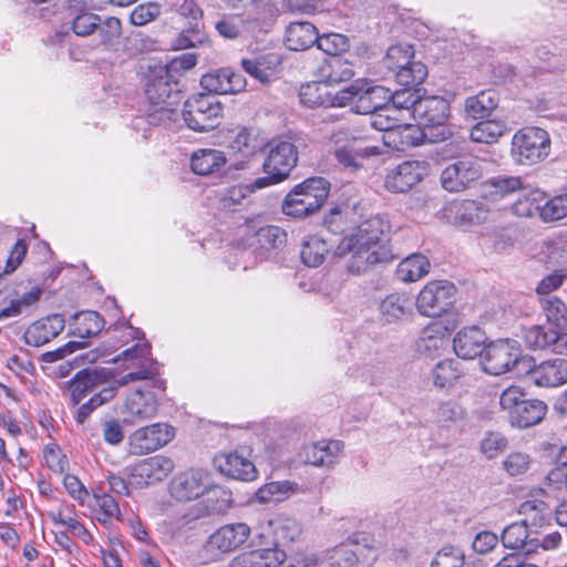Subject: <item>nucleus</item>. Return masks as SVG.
<instances>
[{"label":"nucleus","mask_w":567,"mask_h":567,"mask_svg":"<svg viewBox=\"0 0 567 567\" xmlns=\"http://www.w3.org/2000/svg\"><path fill=\"white\" fill-rule=\"evenodd\" d=\"M276 63V58L272 55H259L241 60L245 72L261 83L271 81L275 75Z\"/></svg>","instance_id":"nucleus-41"},{"label":"nucleus","mask_w":567,"mask_h":567,"mask_svg":"<svg viewBox=\"0 0 567 567\" xmlns=\"http://www.w3.org/2000/svg\"><path fill=\"white\" fill-rule=\"evenodd\" d=\"M391 91L382 85H370L367 81H360L357 103L353 106L355 113L373 114L378 111H389Z\"/></svg>","instance_id":"nucleus-24"},{"label":"nucleus","mask_w":567,"mask_h":567,"mask_svg":"<svg viewBox=\"0 0 567 567\" xmlns=\"http://www.w3.org/2000/svg\"><path fill=\"white\" fill-rule=\"evenodd\" d=\"M532 458L527 453L513 452L503 461L504 470L511 476L524 474L530 466Z\"/></svg>","instance_id":"nucleus-62"},{"label":"nucleus","mask_w":567,"mask_h":567,"mask_svg":"<svg viewBox=\"0 0 567 567\" xmlns=\"http://www.w3.org/2000/svg\"><path fill=\"white\" fill-rule=\"evenodd\" d=\"M359 561V555L352 546L341 545L330 553V567H354Z\"/></svg>","instance_id":"nucleus-56"},{"label":"nucleus","mask_w":567,"mask_h":567,"mask_svg":"<svg viewBox=\"0 0 567 567\" xmlns=\"http://www.w3.org/2000/svg\"><path fill=\"white\" fill-rule=\"evenodd\" d=\"M254 183L251 185H233L220 194L219 203L224 209H235L241 206L250 193L256 190Z\"/></svg>","instance_id":"nucleus-53"},{"label":"nucleus","mask_w":567,"mask_h":567,"mask_svg":"<svg viewBox=\"0 0 567 567\" xmlns=\"http://www.w3.org/2000/svg\"><path fill=\"white\" fill-rule=\"evenodd\" d=\"M527 373H532L535 383L539 386H558L567 382V360L555 358L535 365Z\"/></svg>","instance_id":"nucleus-27"},{"label":"nucleus","mask_w":567,"mask_h":567,"mask_svg":"<svg viewBox=\"0 0 567 567\" xmlns=\"http://www.w3.org/2000/svg\"><path fill=\"white\" fill-rule=\"evenodd\" d=\"M484 161L465 157L447 165L441 173L442 187L451 193L470 188L483 176Z\"/></svg>","instance_id":"nucleus-16"},{"label":"nucleus","mask_w":567,"mask_h":567,"mask_svg":"<svg viewBox=\"0 0 567 567\" xmlns=\"http://www.w3.org/2000/svg\"><path fill=\"white\" fill-rule=\"evenodd\" d=\"M481 364L483 370L492 375H499L511 370L520 374L530 370L532 359L520 355L516 341L497 340L485 347Z\"/></svg>","instance_id":"nucleus-8"},{"label":"nucleus","mask_w":567,"mask_h":567,"mask_svg":"<svg viewBox=\"0 0 567 567\" xmlns=\"http://www.w3.org/2000/svg\"><path fill=\"white\" fill-rule=\"evenodd\" d=\"M99 37L100 45H103L107 50H113L118 43V39L122 34V23L120 19L115 17H109L105 20L99 21L95 31Z\"/></svg>","instance_id":"nucleus-50"},{"label":"nucleus","mask_w":567,"mask_h":567,"mask_svg":"<svg viewBox=\"0 0 567 567\" xmlns=\"http://www.w3.org/2000/svg\"><path fill=\"white\" fill-rule=\"evenodd\" d=\"M101 17L89 11L72 14V30L79 37H86L95 31Z\"/></svg>","instance_id":"nucleus-55"},{"label":"nucleus","mask_w":567,"mask_h":567,"mask_svg":"<svg viewBox=\"0 0 567 567\" xmlns=\"http://www.w3.org/2000/svg\"><path fill=\"white\" fill-rule=\"evenodd\" d=\"M455 292V286L447 280L430 281L416 297V309L422 316L440 317L453 305Z\"/></svg>","instance_id":"nucleus-14"},{"label":"nucleus","mask_w":567,"mask_h":567,"mask_svg":"<svg viewBox=\"0 0 567 567\" xmlns=\"http://www.w3.org/2000/svg\"><path fill=\"white\" fill-rule=\"evenodd\" d=\"M488 184L493 188V194L501 197L519 192L524 187L523 179L518 176L493 177Z\"/></svg>","instance_id":"nucleus-58"},{"label":"nucleus","mask_w":567,"mask_h":567,"mask_svg":"<svg viewBox=\"0 0 567 567\" xmlns=\"http://www.w3.org/2000/svg\"><path fill=\"white\" fill-rule=\"evenodd\" d=\"M318 49L324 53L339 58L350 47L349 38L341 33H327L318 37Z\"/></svg>","instance_id":"nucleus-52"},{"label":"nucleus","mask_w":567,"mask_h":567,"mask_svg":"<svg viewBox=\"0 0 567 567\" xmlns=\"http://www.w3.org/2000/svg\"><path fill=\"white\" fill-rule=\"evenodd\" d=\"M329 186L322 177L307 178L287 194L282 202V212L296 218L313 214L327 200Z\"/></svg>","instance_id":"nucleus-7"},{"label":"nucleus","mask_w":567,"mask_h":567,"mask_svg":"<svg viewBox=\"0 0 567 567\" xmlns=\"http://www.w3.org/2000/svg\"><path fill=\"white\" fill-rule=\"evenodd\" d=\"M327 68L329 69V72L324 74L327 84H338L354 76L352 64L341 58L330 59Z\"/></svg>","instance_id":"nucleus-51"},{"label":"nucleus","mask_w":567,"mask_h":567,"mask_svg":"<svg viewBox=\"0 0 567 567\" xmlns=\"http://www.w3.org/2000/svg\"><path fill=\"white\" fill-rule=\"evenodd\" d=\"M389 225L379 216H372L362 221L350 235L340 243L338 250L362 249L377 250L388 249L382 244L384 231Z\"/></svg>","instance_id":"nucleus-17"},{"label":"nucleus","mask_w":567,"mask_h":567,"mask_svg":"<svg viewBox=\"0 0 567 567\" xmlns=\"http://www.w3.org/2000/svg\"><path fill=\"white\" fill-rule=\"evenodd\" d=\"M463 374L457 360L446 359L435 364L432 370L433 384L439 389L451 388Z\"/></svg>","instance_id":"nucleus-43"},{"label":"nucleus","mask_w":567,"mask_h":567,"mask_svg":"<svg viewBox=\"0 0 567 567\" xmlns=\"http://www.w3.org/2000/svg\"><path fill=\"white\" fill-rule=\"evenodd\" d=\"M567 216V193L544 202L540 217L544 221H555Z\"/></svg>","instance_id":"nucleus-54"},{"label":"nucleus","mask_w":567,"mask_h":567,"mask_svg":"<svg viewBox=\"0 0 567 567\" xmlns=\"http://www.w3.org/2000/svg\"><path fill=\"white\" fill-rule=\"evenodd\" d=\"M430 164L425 161H405L390 171L385 187L392 193H405L429 175Z\"/></svg>","instance_id":"nucleus-20"},{"label":"nucleus","mask_w":567,"mask_h":567,"mask_svg":"<svg viewBox=\"0 0 567 567\" xmlns=\"http://www.w3.org/2000/svg\"><path fill=\"white\" fill-rule=\"evenodd\" d=\"M507 439L498 432H488L481 441V452L487 458H494L507 447Z\"/></svg>","instance_id":"nucleus-59"},{"label":"nucleus","mask_w":567,"mask_h":567,"mask_svg":"<svg viewBox=\"0 0 567 567\" xmlns=\"http://www.w3.org/2000/svg\"><path fill=\"white\" fill-rule=\"evenodd\" d=\"M498 94L493 90L481 91L468 96L464 102V111L467 117L480 120L488 117L498 105Z\"/></svg>","instance_id":"nucleus-35"},{"label":"nucleus","mask_w":567,"mask_h":567,"mask_svg":"<svg viewBox=\"0 0 567 567\" xmlns=\"http://www.w3.org/2000/svg\"><path fill=\"white\" fill-rule=\"evenodd\" d=\"M161 14V6L156 2L138 4L131 13V22L134 25H144L155 20Z\"/></svg>","instance_id":"nucleus-63"},{"label":"nucleus","mask_w":567,"mask_h":567,"mask_svg":"<svg viewBox=\"0 0 567 567\" xmlns=\"http://www.w3.org/2000/svg\"><path fill=\"white\" fill-rule=\"evenodd\" d=\"M250 528L243 523L228 524L215 532V546L221 551H231L246 542Z\"/></svg>","instance_id":"nucleus-36"},{"label":"nucleus","mask_w":567,"mask_h":567,"mask_svg":"<svg viewBox=\"0 0 567 567\" xmlns=\"http://www.w3.org/2000/svg\"><path fill=\"white\" fill-rule=\"evenodd\" d=\"M343 449L344 444L339 440H320L302 446L299 456L306 464L332 468L339 462Z\"/></svg>","instance_id":"nucleus-22"},{"label":"nucleus","mask_w":567,"mask_h":567,"mask_svg":"<svg viewBox=\"0 0 567 567\" xmlns=\"http://www.w3.org/2000/svg\"><path fill=\"white\" fill-rule=\"evenodd\" d=\"M499 404L507 411L513 426L527 429L543 421L547 413V404L537 399L527 400L519 386H508L499 398Z\"/></svg>","instance_id":"nucleus-10"},{"label":"nucleus","mask_w":567,"mask_h":567,"mask_svg":"<svg viewBox=\"0 0 567 567\" xmlns=\"http://www.w3.org/2000/svg\"><path fill=\"white\" fill-rule=\"evenodd\" d=\"M317 28L307 21L291 22L285 34V44L291 51H303L318 43Z\"/></svg>","instance_id":"nucleus-33"},{"label":"nucleus","mask_w":567,"mask_h":567,"mask_svg":"<svg viewBox=\"0 0 567 567\" xmlns=\"http://www.w3.org/2000/svg\"><path fill=\"white\" fill-rule=\"evenodd\" d=\"M104 319L96 311H81L74 316L72 334L81 339L91 338L102 331Z\"/></svg>","instance_id":"nucleus-42"},{"label":"nucleus","mask_w":567,"mask_h":567,"mask_svg":"<svg viewBox=\"0 0 567 567\" xmlns=\"http://www.w3.org/2000/svg\"><path fill=\"white\" fill-rule=\"evenodd\" d=\"M545 193L538 188L523 187L519 195L512 204V213L518 217H532L540 214L542 204L545 202Z\"/></svg>","instance_id":"nucleus-37"},{"label":"nucleus","mask_w":567,"mask_h":567,"mask_svg":"<svg viewBox=\"0 0 567 567\" xmlns=\"http://www.w3.org/2000/svg\"><path fill=\"white\" fill-rule=\"evenodd\" d=\"M287 243V233L278 226H259L256 220L254 254L257 258L267 259L271 250L284 247Z\"/></svg>","instance_id":"nucleus-30"},{"label":"nucleus","mask_w":567,"mask_h":567,"mask_svg":"<svg viewBox=\"0 0 567 567\" xmlns=\"http://www.w3.org/2000/svg\"><path fill=\"white\" fill-rule=\"evenodd\" d=\"M329 252L327 243L318 236H309L301 246V259L308 267L320 266Z\"/></svg>","instance_id":"nucleus-45"},{"label":"nucleus","mask_w":567,"mask_h":567,"mask_svg":"<svg viewBox=\"0 0 567 567\" xmlns=\"http://www.w3.org/2000/svg\"><path fill=\"white\" fill-rule=\"evenodd\" d=\"M334 144V157L344 168L357 171L362 158L382 153L380 146L368 145L364 137L355 136L349 128H340L331 134Z\"/></svg>","instance_id":"nucleus-12"},{"label":"nucleus","mask_w":567,"mask_h":567,"mask_svg":"<svg viewBox=\"0 0 567 567\" xmlns=\"http://www.w3.org/2000/svg\"><path fill=\"white\" fill-rule=\"evenodd\" d=\"M413 58L414 51L410 44H395L388 49L384 64L402 86L419 85L427 75L426 66Z\"/></svg>","instance_id":"nucleus-11"},{"label":"nucleus","mask_w":567,"mask_h":567,"mask_svg":"<svg viewBox=\"0 0 567 567\" xmlns=\"http://www.w3.org/2000/svg\"><path fill=\"white\" fill-rule=\"evenodd\" d=\"M464 555L457 548L444 547L434 556L431 567H463Z\"/></svg>","instance_id":"nucleus-61"},{"label":"nucleus","mask_w":567,"mask_h":567,"mask_svg":"<svg viewBox=\"0 0 567 567\" xmlns=\"http://www.w3.org/2000/svg\"><path fill=\"white\" fill-rule=\"evenodd\" d=\"M486 336L477 327L460 330L453 339V349L458 358L471 360L484 353Z\"/></svg>","instance_id":"nucleus-26"},{"label":"nucleus","mask_w":567,"mask_h":567,"mask_svg":"<svg viewBox=\"0 0 567 567\" xmlns=\"http://www.w3.org/2000/svg\"><path fill=\"white\" fill-rule=\"evenodd\" d=\"M164 391H157L151 384H138L127 393L122 413L124 421L130 423L143 422L156 416L158 398Z\"/></svg>","instance_id":"nucleus-15"},{"label":"nucleus","mask_w":567,"mask_h":567,"mask_svg":"<svg viewBox=\"0 0 567 567\" xmlns=\"http://www.w3.org/2000/svg\"><path fill=\"white\" fill-rule=\"evenodd\" d=\"M101 374L95 370L82 369L66 382L68 395L72 405H79L84 398L102 384Z\"/></svg>","instance_id":"nucleus-31"},{"label":"nucleus","mask_w":567,"mask_h":567,"mask_svg":"<svg viewBox=\"0 0 567 567\" xmlns=\"http://www.w3.org/2000/svg\"><path fill=\"white\" fill-rule=\"evenodd\" d=\"M145 95L150 103L147 122L152 125L167 124L176 121V106L182 101L178 82L166 69L157 68L147 79Z\"/></svg>","instance_id":"nucleus-3"},{"label":"nucleus","mask_w":567,"mask_h":567,"mask_svg":"<svg viewBox=\"0 0 567 567\" xmlns=\"http://www.w3.org/2000/svg\"><path fill=\"white\" fill-rule=\"evenodd\" d=\"M53 523L54 525H62L66 527L68 532L80 538L86 545L92 544L94 540L93 536L85 528V526L74 517L58 514L53 516Z\"/></svg>","instance_id":"nucleus-57"},{"label":"nucleus","mask_w":567,"mask_h":567,"mask_svg":"<svg viewBox=\"0 0 567 567\" xmlns=\"http://www.w3.org/2000/svg\"><path fill=\"white\" fill-rule=\"evenodd\" d=\"M271 524L275 528L278 546L292 543L301 535V526L296 518L278 515L271 519Z\"/></svg>","instance_id":"nucleus-49"},{"label":"nucleus","mask_w":567,"mask_h":567,"mask_svg":"<svg viewBox=\"0 0 567 567\" xmlns=\"http://www.w3.org/2000/svg\"><path fill=\"white\" fill-rule=\"evenodd\" d=\"M64 329V319L60 315H51L30 324L24 332L25 343L41 347L58 337Z\"/></svg>","instance_id":"nucleus-25"},{"label":"nucleus","mask_w":567,"mask_h":567,"mask_svg":"<svg viewBox=\"0 0 567 567\" xmlns=\"http://www.w3.org/2000/svg\"><path fill=\"white\" fill-rule=\"evenodd\" d=\"M300 102L309 107H324L329 105V91L327 82H308L299 90Z\"/></svg>","instance_id":"nucleus-44"},{"label":"nucleus","mask_w":567,"mask_h":567,"mask_svg":"<svg viewBox=\"0 0 567 567\" xmlns=\"http://www.w3.org/2000/svg\"><path fill=\"white\" fill-rule=\"evenodd\" d=\"M505 548L520 550L525 555L534 554L539 548V535L528 529L525 520L506 526L501 535Z\"/></svg>","instance_id":"nucleus-23"},{"label":"nucleus","mask_w":567,"mask_h":567,"mask_svg":"<svg viewBox=\"0 0 567 567\" xmlns=\"http://www.w3.org/2000/svg\"><path fill=\"white\" fill-rule=\"evenodd\" d=\"M539 303L548 327L536 324L524 334L526 346L534 350L548 349L567 328V307L561 299L556 296L540 297Z\"/></svg>","instance_id":"nucleus-5"},{"label":"nucleus","mask_w":567,"mask_h":567,"mask_svg":"<svg viewBox=\"0 0 567 567\" xmlns=\"http://www.w3.org/2000/svg\"><path fill=\"white\" fill-rule=\"evenodd\" d=\"M351 254L348 262L347 270L352 275H362L368 272L374 265L389 262L393 256L389 249L377 250H362V249H346L339 250V254Z\"/></svg>","instance_id":"nucleus-29"},{"label":"nucleus","mask_w":567,"mask_h":567,"mask_svg":"<svg viewBox=\"0 0 567 567\" xmlns=\"http://www.w3.org/2000/svg\"><path fill=\"white\" fill-rule=\"evenodd\" d=\"M256 220V217L247 218L243 224L236 226L227 238L228 245L237 249L250 248L254 250Z\"/></svg>","instance_id":"nucleus-48"},{"label":"nucleus","mask_w":567,"mask_h":567,"mask_svg":"<svg viewBox=\"0 0 567 567\" xmlns=\"http://www.w3.org/2000/svg\"><path fill=\"white\" fill-rule=\"evenodd\" d=\"M213 477L208 471L190 470L176 475L171 482V495L178 502H190L208 494Z\"/></svg>","instance_id":"nucleus-18"},{"label":"nucleus","mask_w":567,"mask_h":567,"mask_svg":"<svg viewBox=\"0 0 567 567\" xmlns=\"http://www.w3.org/2000/svg\"><path fill=\"white\" fill-rule=\"evenodd\" d=\"M200 84L207 92L194 95L185 102L183 118L190 130L207 132L213 130V99L210 96L213 75L204 74Z\"/></svg>","instance_id":"nucleus-13"},{"label":"nucleus","mask_w":567,"mask_h":567,"mask_svg":"<svg viewBox=\"0 0 567 567\" xmlns=\"http://www.w3.org/2000/svg\"><path fill=\"white\" fill-rule=\"evenodd\" d=\"M380 313L389 323L402 320L412 313L411 300L403 293H391L381 301Z\"/></svg>","instance_id":"nucleus-38"},{"label":"nucleus","mask_w":567,"mask_h":567,"mask_svg":"<svg viewBox=\"0 0 567 567\" xmlns=\"http://www.w3.org/2000/svg\"><path fill=\"white\" fill-rule=\"evenodd\" d=\"M117 391V386L110 384L94 393L86 402L75 405L76 409L73 412V417L78 424H83L91 414L103 404L110 402Z\"/></svg>","instance_id":"nucleus-39"},{"label":"nucleus","mask_w":567,"mask_h":567,"mask_svg":"<svg viewBox=\"0 0 567 567\" xmlns=\"http://www.w3.org/2000/svg\"><path fill=\"white\" fill-rule=\"evenodd\" d=\"M466 419L465 409L453 399L439 401L432 411L431 422L439 430H452Z\"/></svg>","instance_id":"nucleus-32"},{"label":"nucleus","mask_w":567,"mask_h":567,"mask_svg":"<svg viewBox=\"0 0 567 567\" xmlns=\"http://www.w3.org/2000/svg\"><path fill=\"white\" fill-rule=\"evenodd\" d=\"M550 150L548 132L538 126L523 127L512 137L511 156L518 165H536L549 156Z\"/></svg>","instance_id":"nucleus-9"},{"label":"nucleus","mask_w":567,"mask_h":567,"mask_svg":"<svg viewBox=\"0 0 567 567\" xmlns=\"http://www.w3.org/2000/svg\"><path fill=\"white\" fill-rule=\"evenodd\" d=\"M173 470L174 462L163 455L141 460L125 468L131 483L138 487H145L163 481Z\"/></svg>","instance_id":"nucleus-19"},{"label":"nucleus","mask_w":567,"mask_h":567,"mask_svg":"<svg viewBox=\"0 0 567 567\" xmlns=\"http://www.w3.org/2000/svg\"><path fill=\"white\" fill-rule=\"evenodd\" d=\"M450 117V102L442 96H424L415 105L414 120L423 127V136L430 143L444 142L452 136Z\"/></svg>","instance_id":"nucleus-6"},{"label":"nucleus","mask_w":567,"mask_h":567,"mask_svg":"<svg viewBox=\"0 0 567 567\" xmlns=\"http://www.w3.org/2000/svg\"><path fill=\"white\" fill-rule=\"evenodd\" d=\"M218 470L228 477L240 481H252L257 477L254 463L237 453H229L218 458Z\"/></svg>","instance_id":"nucleus-34"},{"label":"nucleus","mask_w":567,"mask_h":567,"mask_svg":"<svg viewBox=\"0 0 567 567\" xmlns=\"http://www.w3.org/2000/svg\"><path fill=\"white\" fill-rule=\"evenodd\" d=\"M422 140H425L423 127L405 124L395 126L394 131L389 134L388 143H394L398 150L403 151L406 147L419 145Z\"/></svg>","instance_id":"nucleus-47"},{"label":"nucleus","mask_w":567,"mask_h":567,"mask_svg":"<svg viewBox=\"0 0 567 567\" xmlns=\"http://www.w3.org/2000/svg\"><path fill=\"white\" fill-rule=\"evenodd\" d=\"M301 140L298 135H289L285 138H272L267 144L268 155L264 162V172L267 176L257 178L254 182L255 188H265L289 176L297 165Z\"/></svg>","instance_id":"nucleus-4"},{"label":"nucleus","mask_w":567,"mask_h":567,"mask_svg":"<svg viewBox=\"0 0 567 567\" xmlns=\"http://www.w3.org/2000/svg\"><path fill=\"white\" fill-rule=\"evenodd\" d=\"M359 83L360 81H355L351 85L339 90L336 93L329 92V105L328 107H344L350 104H355L358 100L359 93Z\"/></svg>","instance_id":"nucleus-60"},{"label":"nucleus","mask_w":567,"mask_h":567,"mask_svg":"<svg viewBox=\"0 0 567 567\" xmlns=\"http://www.w3.org/2000/svg\"><path fill=\"white\" fill-rule=\"evenodd\" d=\"M506 128V124L502 121H482L472 127L470 137L476 143L492 144L503 136Z\"/></svg>","instance_id":"nucleus-46"},{"label":"nucleus","mask_w":567,"mask_h":567,"mask_svg":"<svg viewBox=\"0 0 567 567\" xmlns=\"http://www.w3.org/2000/svg\"><path fill=\"white\" fill-rule=\"evenodd\" d=\"M430 261L421 254H413L403 259L398 268L396 276L401 281L413 282L429 272Z\"/></svg>","instance_id":"nucleus-40"},{"label":"nucleus","mask_w":567,"mask_h":567,"mask_svg":"<svg viewBox=\"0 0 567 567\" xmlns=\"http://www.w3.org/2000/svg\"><path fill=\"white\" fill-rule=\"evenodd\" d=\"M43 457L48 467L55 473H63L69 467L66 456L55 444H49L44 447Z\"/></svg>","instance_id":"nucleus-64"},{"label":"nucleus","mask_w":567,"mask_h":567,"mask_svg":"<svg viewBox=\"0 0 567 567\" xmlns=\"http://www.w3.org/2000/svg\"><path fill=\"white\" fill-rule=\"evenodd\" d=\"M215 144L226 151H215V185L217 179L234 181L245 168L246 159L255 150L254 137L245 127L218 128Z\"/></svg>","instance_id":"nucleus-2"},{"label":"nucleus","mask_w":567,"mask_h":567,"mask_svg":"<svg viewBox=\"0 0 567 567\" xmlns=\"http://www.w3.org/2000/svg\"><path fill=\"white\" fill-rule=\"evenodd\" d=\"M174 435L173 426L167 423H154L137 429L130 436V446L135 454H147L169 443Z\"/></svg>","instance_id":"nucleus-21"},{"label":"nucleus","mask_w":567,"mask_h":567,"mask_svg":"<svg viewBox=\"0 0 567 567\" xmlns=\"http://www.w3.org/2000/svg\"><path fill=\"white\" fill-rule=\"evenodd\" d=\"M142 332L126 326L121 334H114L111 340H114L110 347L102 346L97 347L92 351L91 358L87 359L92 362L102 360L104 362H122V368L126 373L121 375L114 385L123 386L131 382H143L142 384H151L157 391H165L166 383L159 378V363L152 358L151 346L148 342L136 343L133 347L124 350L118 357L107 359L113 352H115L121 346L127 342L128 339H136Z\"/></svg>","instance_id":"nucleus-1"},{"label":"nucleus","mask_w":567,"mask_h":567,"mask_svg":"<svg viewBox=\"0 0 567 567\" xmlns=\"http://www.w3.org/2000/svg\"><path fill=\"white\" fill-rule=\"evenodd\" d=\"M286 553L279 548H256L234 557L229 567H279Z\"/></svg>","instance_id":"nucleus-28"}]
</instances>
